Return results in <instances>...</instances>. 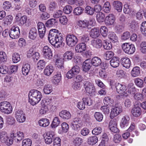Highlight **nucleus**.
Here are the masks:
<instances>
[{
  "label": "nucleus",
  "instance_id": "2f4dec72",
  "mask_svg": "<svg viewBox=\"0 0 146 146\" xmlns=\"http://www.w3.org/2000/svg\"><path fill=\"white\" fill-rule=\"evenodd\" d=\"M53 70V67L51 65H48L44 70V74L47 76H49L52 74Z\"/></svg>",
  "mask_w": 146,
  "mask_h": 146
},
{
  "label": "nucleus",
  "instance_id": "09e8293b",
  "mask_svg": "<svg viewBox=\"0 0 146 146\" xmlns=\"http://www.w3.org/2000/svg\"><path fill=\"white\" fill-rule=\"evenodd\" d=\"M137 24L135 21H132L130 23L129 25V29L133 32L137 31Z\"/></svg>",
  "mask_w": 146,
  "mask_h": 146
},
{
  "label": "nucleus",
  "instance_id": "f257e3e1",
  "mask_svg": "<svg viewBox=\"0 0 146 146\" xmlns=\"http://www.w3.org/2000/svg\"><path fill=\"white\" fill-rule=\"evenodd\" d=\"M48 39L50 43L52 45L58 43V46L59 47L63 46L64 44L63 42L64 40L62 34L59 31L55 29L50 30L48 36Z\"/></svg>",
  "mask_w": 146,
  "mask_h": 146
},
{
  "label": "nucleus",
  "instance_id": "7ed1b4c3",
  "mask_svg": "<svg viewBox=\"0 0 146 146\" xmlns=\"http://www.w3.org/2000/svg\"><path fill=\"white\" fill-rule=\"evenodd\" d=\"M0 110L4 113L9 114L12 111L11 104L7 101L2 102L0 103Z\"/></svg>",
  "mask_w": 146,
  "mask_h": 146
},
{
  "label": "nucleus",
  "instance_id": "20e7f679",
  "mask_svg": "<svg viewBox=\"0 0 146 146\" xmlns=\"http://www.w3.org/2000/svg\"><path fill=\"white\" fill-rule=\"evenodd\" d=\"M83 123L81 119L75 117L72 119L71 123V126L72 129L75 131H78L82 127Z\"/></svg>",
  "mask_w": 146,
  "mask_h": 146
},
{
  "label": "nucleus",
  "instance_id": "c85d7f7f",
  "mask_svg": "<svg viewBox=\"0 0 146 146\" xmlns=\"http://www.w3.org/2000/svg\"><path fill=\"white\" fill-rule=\"evenodd\" d=\"M38 123L40 126L45 127L49 125L50 121L47 119L42 118L39 120Z\"/></svg>",
  "mask_w": 146,
  "mask_h": 146
},
{
  "label": "nucleus",
  "instance_id": "864d4df0",
  "mask_svg": "<svg viewBox=\"0 0 146 146\" xmlns=\"http://www.w3.org/2000/svg\"><path fill=\"white\" fill-rule=\"evenodd\" d=\"M12 59L14 63H17L21 60L20 55L17 53L13 54L12 56Z\"/></svg>",
  "mask_w": 146,
  "mask_h": 146
},
{
  "label": "nucleus",
  "instance_id": "f03ea898",
  "mask_svg": "<svg viewBox=\"0 0 146 146\" xmlns=\"http://www.w3.org/2000/svg\"><path fill=\"white\" fill-rule=\"evenodd\" d=\"M29 101L33 106L38 103L42 97L41 93L36 90H31L29 93Z\"/></svg>",
  "mask_w": 146,
  "mask_h": 146
},
{
  "label": "nucleus",
  "instance_id": "1a4fd4ad",
  "mask_svg": "<svg viewBox=\"0 0 146 146\" xmlns=\"http://www.w3.org/2000/svg\"><path fill=\"white\" fill-rule=\"evenodd\" d=\"M42 52L44 58L49 60H50L52 59V51L48 46H44L43 47L42 50Z\"/></svg>",
  "mask_w": 146,
  "mask_h": 146
},
{
  "label": "nucleus",
  "instance_id": "6e6d98bb",
  "mask_svg": "<svg viewBox=\"0 0 146 146\" xmlns=\"http://www.w3.org/2000/svg\"><path fill=\"white\" fill-rule=\"evenodd\" d=\"M85 12L88 15H93L94 13V9L90 6H87L85 8Z\"/></svg>",
  "mask_w": 146,
  "mask_h": 146
},
{
  "label": "nucleus",
  "instance_id": "603ef678",
  "mask_svg": "<svg viewBox=\"0 0 146 146\" xmlns=\"http://www.w3.org/2000/svg\"><path fill=\"white\" fill-rule=\"evenodd\" d=\"M83 142V139L80 137H76L74 139L73 142L76 146H80Z\"/></svg>",
  "mask_w": 146,
  "mask_h": 146
},
{
  "label": "nucleus",
  "instance_id": "69168bd1",
  "mask_svg": "<svg viewBox=\"0 0 146 146\" xmlns=\"http://www.w3.org/2000/svg\"><path fill=\"white\" fill-rule=\"evenodd\" d=\"M15 135L17 138V141H20L24 138V135L23 132L21 131H17L15 133Z\"/></svg>",
  "mask_w": 146,
  "mask_h": 146
},
{
  "label": "nucleus",
  "instance_id": "e433bc0d",
  "mask_svg": "<svg viewBox=\"0 0 146 146\" xmlns=\"http://www.w3.org/2000/svg\"><path fill=\"white\" fill-rule=\"evenodd\" d=\"M98 141V137L96 136H93L88 138L87 143L89 145H93L97 143Z\"/></svg>",
  "mask_w": 146,
  "mask_h": 146
},
{
  "label": "nucleus",
  "instance_id": "052dcab7",
  "mask_svg": "<svg viewBox=\"0 0 146 146\" xmlns=\"http://www.w3.org/2000/svg\"><path fill=\"white\" fill-rule=\"evenodd\" d=\"M94 116L96 119L99 122L102 121L103 117L102 113L99 112H96L94 114Z\"/></svg>",
  "mask_w": 146,
  "mask_h": 146
},
{
  "label": "nucleus",
  "instance_id": "a19ab883",
  "mask_svg": "<svg viewBox=\"0 0 146 146\" xmlns=\"http://www.w3.org/2000/svg\"><path fill=\"white\" fill-rule=\"evenodd\" d=\"M96 17L97 21L100 23H102L104 21V14L102 12L97 13Z\"/></svg>",
  "mask_w": 146,
  "mask_h": 146
},
{
  "label": "nucleus",
  "instance_id": "2eb2a0df",
  "mask_svg": "<svg viewBox=\"0 0 146 146\" xmlns=\"http://www.w3.org/2000/svg\"><path fill=\"white\" fill-rule=\"evenodd\" d=\"M7 135V134L1 138V141L2 143H5L6 145L10 146L13 144V138L7 137L6 136Z\"/></svg>",
  "mask_w": 146,
  "mask_h": 146
},
{
  "label": "nucleus",
  "instance_id": "c9c22d12",
  "mask_svg": "<svg viewBox=\"0 0 146 146\" xmlns=\"http://www.w3.org/2000/svg\"><path fill=\"white\" fill-rule=\"evenodd\" d=\"M140 72V68L138 66L134 67L131 70V75L134 77L139 76Z\"/></svg>",
  "mask_w": 146,
  "mask_h": 146
},
{
  "label": "nucleus",
  "instance_id": "bb28decb",
  "mask_svg": "<svg viewBox=\"0 0 146 146\" xmlns=\"http://www.w3.org/2000/svg\"><path fill=\"white\" fill-rule=\"evenodd\" d=\"M114 8L119 12L122 11V3L118 1H114L113 3Z\"/></svg>",
  "mask_w": 146,
  "mask_h": 146
},
{
  "label": "nucleus",
  "instance_id": "ddd939ff",
  "mask_svg": "<svg viewBox=\"0 0 146 146\" xmlns=\"http://www.w3.org/2000/svg\"><path fill=\"white\" fill-rule=\"evenodd\" d=\"M130 117L128 115H126L121 118L120 120V125L122 128L124 129L127 126L129 123Z\"/></svg>",
  "mask_w": 146,
  "mask_h": 146
},
{
  "label": "nucleus",
  "instance_id": "79ce46f5",
  "mask_svg": "<svg viewBox=\"0 0 146 146\" xmlns=\"http://www.w3.org/2000/svg\"><path fill=\"white\" fill-rule=\"evenodd\" d=\"M49 111L48 106L44 104L42 106L41 109L40 110V113L41 114L44 115L47 113Z\"/></svg>",
  "mask_w": 146,
  "mask_h": 146
},
{
  "label": "nucleus",
  "instance_id": "49530a36",
  "mask_svg": "<svg viewBox=\"0 0 146 146\" xmlns=\"http://www.w3.org/2000/svg\"><path fill=\"white\" fill-rule=\"evenodd\" d=\"M140 30L144 36H146V21L143 22L141 24Z\"/></svg>",
  "mask_w": 146,
  "mask_h": 146
},
{
  "label": "nucleus",
  "instance_id": "39448f33",
  "mask_svg": "<svg viewBox=\"0 0 146 146\" xmlns=\"http://www.w3.org/2000/svg\"><path fill=\"white\" fill-rule=\"evenodd\" d=\"M121 47L123 51L128 54H133L135 50L134 45L129 43H125L122 44Z\"/></svg>",
  "mask_w": 146,
  "mask_h": 146
},
{
  "label": "nucleus",
  "instance_id": "0e129e2a",
  "mask_svg": "<svg viewBox=\"0 0 146 146\" xmlns=\"http://www.w3.org/2000/svg\"><path fill=\"white\" fill-rule=\"evenodd\" d=\"M55 64L56 66L59 68H63V61L62 58H58L56 59Z\"/></svg>",
  "mask_w": 146,
  "mask_h": 146
},
{
  "label": "nucleus",
  "instance_id": "412c9836",
  "mask_svg": "<svg viewBox=\"0 0 146 146\" xmlns=\"http://www.w3.org/2000/svg\"><path fill=\"white\" fill-rule=\"evenodd\" d=\"M92 65L90 60L86 59L83 64L82 68L83 71L86 72L89 71L90 68Z\"/></svg>",
  "mask_w": 146,
  "mask_h": 146
},
{
  "label": "nucleus",
  "instance_id": "f3484780",
  "mask_svg": "<svg viewBox=\"0 0 146 146\" xmlns=\"http://www.w3.org/2000/svg\"><path fill=\"white\" fill-rule=\"evenodd\" d=\"M121 63L122 66L126 68H129L130 66L131 61L129 58L125 57L121 59Z\"/></svg>",
  "mask_w": 146,
  "mask_h": 146
},
{
  "label": "nucleus",
  "instance_id": "0eeeda50",
  "mask_svg": "<svg viewBox=\"0 0 146 146\" xmlns=\"http://www.w3.org/2000/svg\"><path fill=\"white\" fill-rule=\"evenodd\" d=\"M83 88L85 90V91L88 94H93L96 91V89L94 84L88 81H84Z\"/></svg>",
  "mask_w": 146,
  "mask_h": 146
},
{
  "label": "nucleus",
  "instance_id": "ea45409f",
  "mask_svg": "<svg viewBox=\"0 0 146 146\" xmlns=\"http://www.w3.org/2000/svg\"><path fill=\"white\" fill-rule=\"evenodd\" d=\"M108 36L109 38L113 42H117L118 41V37L113 32H110Z\"/></svg>",
  "mask_w": 146,
  "mask_h": 146
},
{
  "label": "nucleus",
  "instance_id": "8fccbe9b",
  "mask_svg": "<svg viewBox=\"0 0 146 146\" xmlns=\"http://www.w3.org/2000/svg\"><path fill=\"white\" fill-rule=\"evenodd\" d=\"M82 43H86L89 40V37L87 34H84L79 37Z\"/></svg>",
  "mask_w": 146,
  "mask_h": 146
},
{
  "label": "nucleus",
  "instance_id": "473e14b6",
  "mask_svg": "<svg viewBox=\"0 0 146 146\" xmlns=\"http://www.w3.org/2000/svg\"><path fill=\"white\" fill-rule=\"evenodd\" d=\"M88 22L86 20H80L77 22V25L80 29L88 28Z\"/></svg>",
  "mask_w": 146,
  "mask_h": 146
},
{
  "label": "nucleus",
  "instance_id": "c03bdc74",
  "mask_svg": "<svg viewBox=\"0 0 146 146\" xmlns=\"http://www.w3.org/2000/svg\"><path fill=\"white\" fill-rule=\"evenodd\" d=\"M57 7V3L55 1H52L49 4L48 9L50 11L52 12L56 9Z\"/></svg>",
  "mask_w": 146,
  "mask_h": 146
},
{
  "label": "nucleus",
  "instance_id": "423d86ee",
  "mask_svg": "<svg viewBox=\"0 0 146 146\" xmlns=\"http://www.w3.org/2000/svg\"><path fill=\"white\" fill-rule=\"evenodd\" d=\"M66 43L70 47L75 45L78 41L76 36L73 34H68L66 36Z\"/></svg>",
  "mask_w": 146,
  "mask_h": 146
},
{
  "label": "nucleus",
  "instance_id": "f704fd0d",
  "mask_svg": "<svg viewBox=\"0 0 146 146\" xmlns=\"http://www.w3.org/2000/svg\"><path fill=\"white\" fill-rule=\"evenodd\" d=\"M102 45L104 49L106 50H110L112 47L111 43L108 40H104Z\"/></svg>",
  "mask_w": 146,
  "mask_h": 146
},
{
  "label": "nucleus",
  "instance_id": "c756f323",
  "mask_svg": "<svg viewBox=\"0 0 146 146\" xmlns=\"http://www.w3.org/2000/svg\"><path fill=\"white\" fill-rule=\"evenodd\" d=\"M57 23L58 22L56 20L52 18L47 21L46 25L47 27H51L56 26Z\"/></svg>",
  "mask_w": 146,
  "mask_h": 146
},
{
  "label": "nucleus",
  "instance_id": "a18cd8bd",
  "mask_svg": "<svg viewBox=\"0 0 146 146\" xmlns=\"http://www.w3.org/2000/svg\"><path fill=\"white\" fill-rule=\"evenodd\" d=\"M113 102V100L109 96L105 97L103 100L104 104L107 106H108L109 105L111 106Z\"/></svg>",
  "mask_w": 146,
  "mask_h": 146
},
{
  "label": "nucleus",
  "instance_id": "4be33fe9",
  "mask_svg": "<svg viewBox=\"0 0 146 146\" xmlns=\"http://www.w3.org/2000/svg\"><path fill=\"white\" fill-rule=\"evenodd\" d=\"M90 61L92 65L95 66H99L102 63L101 59L97 56L94 57Z\"/></svg>",
  "mask_w": 146,
  "mask_h": 146
},
{
  "label": "nucleus",
  "instance_id": "4c0bfd02",
  "mask_svg": "<svg viewBox=\"0 0 146 146\" xmlns=\"http://www.w3.org/2000/svg\"><path fill=\"white\" fill-rule=\"evenodd\" d=\"M52 91V86L49 84L45 85L43 89L44 93L47 94L50 93Z\"/></svg>",
  "mask_w": 146,
  "mask_h": 146
},
{
  "label": "nucleus",
  "instance_id": "72a5a7b5",
  "mask_svg": "<svg viewBox=\"0 0 146 146\" xmlns=\"http://www.w3.org/2000/svg\"><path fill=\"white\" fill-rule=\"evenodd\" d=\"M31 69L30 65L27 64L24 65L22 68V72L24 75H27L28 74Z\"/></svg>",
  "mask_w": 146,
  "mask_h": 146
},
{
  "label": "nucleus",
  "instance_id": "6e6552de",
  "mask_svg": "<svg viewBox=\"0 0 146 146\" xmlns=\"http://www.w3.org/2000/svg\"><path fill=\"white\" fill-rule=\"evenodd\" d=\"M10 37L12 39L17 38L20 35V29L17 26L12 27L10 30Z\"/></svg>",
  "mask_w": 146,
  "mask_h": 146
},
{
  "label": "nucleus",
  "instance_id": "58836bf2",
  "mask_svg": "<svg viewBox=\"0 0 146 146\" xmlns=\"http://www.w3.org/2000/svg\"><path fill=\"white\" fill-rule=\"evenodd\" d=\"M60 123V120L57 117H56L54 118L52 122L51 125L52 128H55L56 127L59 125Z\"/></svg>",
  "mask_w": 146,
  "mask_h": 146
},
{
  "label": "nucleus",
  "instance_id": "680f3d73",
  "mask_svg": "<svg viewBox=\"0 0 146 146\" xmlns=\"http://www.w3.org/2000/svg\"><path fill=\"white\" fill-rule=\"evenodd\" d=\"M82 100L85 105L86 104L88 106H90L92 104V100L90 97H84L83 98Z\"/></svg>",
  "mask_w": 146,
  "mask_h": 146
},
{
  "label": "nucleus",
  "instance_id": "338daca9",
  "mask_svg": "<svg viewBox=\"0 0 146 146\" xmlns=\"http://www.w3.org/2000/svg\"><path fill=\"white\" fill-rule=\"evenodd\" d=\"M141 51L143 53H146V42L143 41L141 43L140 47Z\"/></svg>",
  "mask_w": 146,
  "mask_h": 146
},
{
  "label": "nucleus",
  "instance_id": "cd10ccee",
  "mask_svg": "<svg viewBox=\"0 0 146 146\" xmlns=\"http://www.w3.org/2000/svg\"><path fill=\"white\" fill-rule=\"evenodd\" d=\"M90 36L93 38H96L100 35L99 30L95 28L92 29L90 33Z\"/></svg>",
  "mask_w": 146,
  "mask_h": 146
},
{
  "label": "nucleus",
  "instance_id": "5fc2aeb1",
  "mask_svg": "<svg viewBox=\"0 0 146 146\" xmlns=\"http://www.w3.org/2000/svg\"><path fill=\"white\" fill-rule=\"evenodd\" d=\"M100 31L103 36L105 37L107 36L108 29L106 26H102L100 28Z\"/></svg>",
  "mask_w": 146,
  "mask_h": 146
},
{
  "label": "nucleus",
  "instance_id": "393cba45",
  "mask_svg": "<svg viewBox=\"0 0 146 146\" xmlns=\"http://www.w3.org/2000/svg\"><path fill=\"white\" fill-rule=\"evenodd\" d=\"M74 53L71 51H66L63 54V59L65 61L70 60L73 58Z\"/></svg>",
  "mask_w": 146,
  "mask_h": 146
},
{
  "label": "nucleus",
  "instance_id": "4468645a",
  "mask_svg": "<svg viewBox=\"0 0 146 146\" xmlns=\"http://www.w3.org/2000/svg\"><path fill=\"white\" fill-rule=\"evenodd\" d=\"M122 111L121 106H115L111 109L110 114V118L111 119L119 115Z\"/></svg>",
  "mask_w": 146,
  "mask_h": 146
},
{
  "label": "nucleus",
  "instance_id": "3c124183",
  "mask_svg": "<svg viewBox=\"0 0 146 146\" xmlns=\"http://www.w3.org/2000/svg\"><path fill=\"white\" fill-rule=\"evenodd\" d=\"M114 53L110 51L106 52L104 54V58L106 60H109L112 58Z\"/></svg>",
  "mask_w": 146,
  "mask_h": 146
},
{
  "label": "nucleus",
  "instance_id": "a878e982",
  "mask_svg": "<svg viewBox=\"0 0 146 146\" xmlns=\"http://www.w3.org/2000/svg\"><path fill=\"white\" fill-rule=\"evenodd\" d=\"M91 44L93 47L97 49L100 48L102 46L101 40L98 39L96 40H92Z\"/></svg>",
  "mask_w": 146,
  "mask_h": 146
},
{
  "label": "nucleus",
  "instance_id": "de8ad7c7",
  "mask_svg": "<svg viewBox=\"0 0 146 146\" xmlns=\"http://www.w3.org/2000/svg\"><path fill=\"white\" fill-rule=\"evenodd\" d=\"M103 9L106 13H109L111 10V6L108 2H106L105 3L103 7Z\"/></svg>",
  "mask_w": 146,
  "mask_h": 146
},
{
  "label": "nucleus",
  "instance_id": "a211bd4d",
  "mask_svg": "<svg viewBox=\"0 0 146 146\" xmlns=\"http://www.w3.org/2000/svg\"><path fill=\"white\" fill-rule=\"evenodd\" d=\"M38 35L36 29L34 27H32L30 29L29 33V37L30 39L34 40L36 38Z\"/></svg>",
  "mask_w": 146,
  "mask_h": 146
},
{
  "label": "nucleus",
  "instance_id": "f8f14e48",
  "mask_svg": "<svg viewBox=\"0 0 146 146\" xmlns=\"http://www.w3.org/2000/svg\"><path fill=\"white\" fill-rule=\"evenodd\" d=\"M115 20V15L113 14H110L105 17L104 21L107 26H111L113 25Z\"/></svg>",
  "mask_w": 146,
  "mask_h": 146
},
{
  "label": "nucleus",
  "instance_id": "37998d69",
  "mask_svg": "<svg viewBox=\"0 0 146 146\" xmlns=\"http://www.w3.org/2000/svg\"><path fill=\"white\" fill-rule=\"evenodd\" d=\"M84 9L82 7H77L74 10V14L76 15H79L82 14Z\"/></svg>",
  "mask_w": 146,
  "mask_h": 146
},
{
  "label": "nucleus",
  "instance_id": "4d7b16f0",
  "mask_svg": "<svg viewBox=\"0 0 146 146\" xmlns=\"http://www.w3.org/2000/svg\"><path fill=\"white\" fill-rule=\"evenodd\" d=\"M2 6L4 10L8 11L11 7V4L10 2L6 1L4 2Z\"/></svg>",
  "mask_w": 146,
  "mask_h": 146
},
{
  "label": "nucleus",
  "instance_id": "774afa93",
  "mask_svg": "<svg viewBox=\"0 0 146 146\" xmlns=\"http://www.w3.org/2000/svg\"><path fill=\"white\" fill-rule=\"evenodd\" d=\"M32 141L29 139H25L22 141V146H31Z\"/></svg>",
  "mask_w": 146,
  "mask_h": 146
},
{
  "label": "nucleus",
  "instance_id": "7c9ffc66",
  "mask_svg": "<svg viewBox=\"0 0 146 146\" xmlns=\"http://www.w3.org/2000/svg\"><path fill=\"white\" fill-rule=\"evenodd\" d=\"M13 17L12 15H9L6 16L3 20V23L5 26L10 25L12 22Z\"/></svg>",
  "mask_w": 146,
  "mask_h": 146
},
{
  "label": "nucleus",
  "instance_id": "13d9d810",
  "mask_svg": "<svg viewBox=\"0 0 146 146\" xmlns=\"http://www.w3.org/2000/svg\"><path fill=\"white\" fill-rule=\"evenodd\" d=\"M135 84L138 87L142 88L143 87V81L139 78H135L134 81Z\"/></svg>",
  "mask_w": 146,
  "mask_h": 146
},
{
  "label": "nucleus",
  "instance_id": "bf43d9fd",
  "mask_svg": "<svg viewBox=\"0 0 146 146\" xmlns=\"http://www.w3.org/2000/svg\"><path fill=\"white\" fill-rule=\"evenodd\" d=\"M102 131V129L100 127H97L94 128L92 131V133L95 135L100 134Z\"/></svg>",
  "mask_w": 146,
  "mask_h": 146
},
{
  "label": "nucleus",
  "instance_id": "dca6fc26",
  "mask_svg": "<svg viewBox=\"0 0 146 146\" xmlns=\"http://www.w3.org/2000/svg\"><path fill=\"white\" fill-rule=\"evenodd\" d=\"M87 46L86 43H81L78 44L75 47L76 51L78 53H83L86 48Z\"/></svg>",
  "mask_w": 146,
  "mask_h": 146
},
{
  "label": "nucleus",
  "instance_id": "aec40b11",
  "mask_svg": "<svg viewBox=\"0 0 146 146\" xmlns=\"http://www.w3.org/2000/svg\"><path fill=\"white\" fill-rule=\"evenodd\" d=\"M141 108L138 106H135L131 111V113L133 116L135 117L139 116L141 114Z\"/></svg>",
  "mask_w": 146,
  "mask_h": 146
},
{
  "label": "nucleus",
  "instance_id": "9d476101",
  "mask_svg": "<svg viewBox=\"0 0 146 146\" xmlns=\"http://www.w3.org/2000/svg\"><path fill=\"white\" fill-rule=\"evenodd\" d=\"M117 120L115 118L111 120L109 123V127L111 132L114 133H118L119 131L117 128Z\"/></svg>",
  "mask_w": 146,
  "mask_h": 146
},
{
  "label": "nucleus",
  "instance_id": "9b49d317",
  "mask_svg": "<svg viewBox=\"0 0 146 146\" xmlns=\"http://www.w3.org/2000/svg\"><path fill=\"white\" fill-rule=\"evenodd\" d=\"M115 86L117 92L119 94H123V96H127V94L125 93L126 90V87L125 85L119 83H116L115 84Z\"/></svg>",
  "mask_w": 146,
  "mask_h": 146
},
{
  "label": "nucleus",
  "instance_id": "e2e57ef3",
  "mask_svg": "<svg viewBox=\"0 0 146 146\" xmlns=\"http://www.w3.org/2000/svg\"><path fill=\"white\" fill-rule=\"evenodd\" d=\"M72 87L75 90H80L81 87L80 82L75 81L72 83Z\"/></svg>",
  "mask_w": 146,
  "mask_h": 146
},
{
  "label": "nucleus",
  "instance_id": "6ab92c4d",
  "mask_svg": "<svg viewBox=\"0 0 146 146\" xmlns=\"http://www.w3.org/2000/svg\"><path fill=\"white\" fill-rule=\"evenodd\" d=\"M59 116L64 119H68L71 117L70 112L66 110H63L59 113Z\"/></svg>",
  "mask_w": 146,
  "mask_h": 146
},
{
  "label": "nucleus",
  "instance_id": "5701e85b",
  "mask_svg": "<svg viewBox=\"0 0 146 146\" xmlns=\"http://www.w3.org/2000/svg\"><path fill=\"white\" fill-rule=\"evenodd\" d=\"M120 62L119 58L117 57H113L110 61V64L113 68H116L119 66Z\"/></svg>",
  "mask_w": 146,
  "mask_h": 146
},
{
  "label": "nucleus",
  "instance_id": "b1692460",
  "mask_svg": "<svg viewBox=\"0 0 146 146\" xmlns=\"http://www.w3.org/2000/svg\"><path fill=\"white\" fill-rule=\"evenodd\" d=\"M61 77V74L60 72H56L53 77V82L54 84H58L60 82Z\"/></svg>",
  "mask_w": 146,
  "mask_h": 146
}]
</instances>
